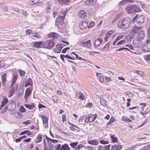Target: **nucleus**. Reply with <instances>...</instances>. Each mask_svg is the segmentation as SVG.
<instances>
[{
	"mask_svg": "<svg viewBox=\"0 0 150 150\" xmlns=\"http://www.w3.org/2000/svg\"><path fill=\"white\" fill-rule=\"evenodd\" d=\"M131 22V19L130 18H126L119 21L118 23L117 26L120 28L126 29L129 27Z\"/></svg>",
	"mask_w": 150,
	"mask_h": 150,
	"instance_id": "nucleus-1",
	"label": "nucleus"
},
{
	"mask_svg": "<svg viewBox=\"0 0 150 150\" xmlns=\"http://www.w3.org/2000/svg\"><path fill=\"white\" fill-rule=\"evenodd\" d=\"M145 34L143 32L140 31L138 33L137 37L133 41L134 42L137 44L136 47H138L139 46L138 44L145 37Z\"/></svg>",
	"mask_w": 150,
	"mask_h": 150,
	"instance_id": "nucleus-2",
	"label": "nucleus"
},
{
	"mask_svg": "<svg viewBox=\"0 0 150 150\" xmlns=\"http://www.w3.org/2000/svg\"><path fill=\"white\" fill-rule=\"evenodd\" d=\"M126 10L127 13H133L136 12H137L139 11V9L137 7L136 5L132 6H127Z\"/></svg>",
	"mask_w": 150,
	"mask_h": 150,
	"instance_id": "nucleus-3",
	"label": "nucleus"
},
{
	"mask_svg": "<svg viewBox=\"0 0 150 150\" xmlns=\"http://www.w3.org/2000/svg\"><path fill=\"white\" fill-rule=\"evenodd\" d=\"M54 44V42L52 40H48L45 42H43V48L51 49Z\"/></svg>",
	"mask_w": 150,
	"mask_h": 150,
	"instance_id": "nucleus-4",
	"label": "nucleus"
},
{
	"mask_svg": "<svg viewBox=\"0 0 150 150\" xmlns=\"http://www.w3.org/2000/svg\"><path fill=\"white\" fill-rule=\"evenodd\" d=\"M64 16H58L56 21L55 25H57V26H62L64 23Z\"/></svg>",
	"mask_w": 150,
	"mask_h": 150,
	"instance_id": "nucleus-5",
	"label": "nucleus"
},
{
	"mask_svg": "<svg viewBox=\"0 0 150 150\" xmlns=\"http://www.w3.org/2000/svg\"><path fill=\"white\" fill-rule=\"evenodd\" d=\"M79 45L81 46L87 48H89L91 46L90 40H88L86 41H81L79 42Z\"/></svg>",
	"mask_w": 150,
	"mask_h": 150,
	"instance_id": "nucleus-6",
	"label": "nucleus"
},
{
	"mask_svg": "<svg viewBox=\"0 0 150 150\" xmlns=\"http://www.w3.org/2000/svg\"><path fill=\"white\" fill-rule=\"evenodd\" d=\"M142 48L145 52L150 51V39L146 41L145 45L142 47Z\"/></svg>",
	"mask_w": 150,
	"mask_h": 150,
	"instance_id": "nucleus-7",
	"label": "nucleus"
},
{
	"mask_svg": "<svg viewBox=\"0 0 150 150\" xmlns=\"http://www.w3.org/2000/svg\"><path fill=\"white\" fill-rule=\"evenodd\" d=\"M43 41L34 42H33L32 46L37 48H43Z\"/></svg>",
	"mask_w": 150,
	"mask_h": 150,
	"instance_id": "nucleus-8",
	"label": "nucleus"
},
{
	"mask_svg": "<svg viewBox=\"0 0 150 150\" xmlns=\"http://www.w3.org/2000/svg\"><path fill=\"white\" fill-rule=\"evenodd\" d=\"M145 20V17L141 15L138 17L137 19V22L139 25L141 24L144 22Z\"/></svg>",
	"mask_w": 150,
	"mask_h": 150,
	"instance_id": "nucleus-9",
	"label": "nucleus"
},
{
	"mask_svg": "<svg viewBox=\"0 0 150 150\" xmlns=\"http://www.w3.org/2000/svg\"><path fill=\"white\" fill-rule=\"evenodd\" d=\"M32 92L30 88H27L25 91V93L24 96V98L25 99V101H27V98L29 96Z\"/></svg>",
	"mask_w": 150,
	"mask_h": 150,
	"instance_id": "nucleus-10",
	"label": "nucleus"
},
{
	"mask_svg": "<svg viewBox=\"0 0 150 150\" xmlns=\"http://www.w3.org/2000/svg\"><path fill=\"white\" fill-rule=\"evenodd\" d=\"M88 23V22L86 21H82L80 22L79 27L82 29H84L87 27Z\"/></svg>",
	"mask_w": 150,
	"mask_h": 150,
	"instance_id": "nucleus-11",
	"label": "nucleus"
},
{
	"mask_svg": "<svg viewBox=\"0 0 150 150\" xmlns=\"http://www.w3.org/2000/svg\"><path fill=\"white\" fill-rule=\"evenodd\" d=\"M41 116L42 120L43 123L45 124L44 126L45 127H47L48 126V118L46 117L43 116L42 115H41Z\"/></svg>",
	"mask_w": 150,
	"mask_h": 150,
	"instance_id": "nucleus-12",
	"label": "nucleus"
},
{
	"mask_svg": "<svg viewBox=\"0 0 150 150\" xmlns=\"http://www.w3.org/2000/svg\"><path fill=\"white\" fill-rule=\"evenodd\" d=\"M18 75L17 73H14L13 74L12 78V83L11 85V86H12V85L16 83V80L18 79Z\"/></svg>",
	"mask_w": 150,
	"mask_h": 150,
	"instance_id": "nucleus-13",
	"label": "nucleus"
},
{
	"mask_svg": "<svg viewBox=\"0 0 150 150\" xmlns=\"http://www.w3.org/2000/svg\"><path fill=\"white\" fill-rule=\"evenodd\" d=\"M142 27H139L138 28L136 25H134L133 28L132 30V33H135L139 32V29L141 28Z\"/></svg>",
	"mask_w": 150,
	"mask_h": 150,
	"instance_id": "nucleus-14",
	"label": "nucleus"
},
{
	"mask_svg": "<svg viewBox=\"0 0 150 150\" xmlns=\"http://www.w3.org/2000/svg\"><path fill=\"white\" fill-rule=\"evenodd\" d=\"M103 41L102 38H98L94 42V44L95 47L99 45Z\"/></svg>",
	"mask_w": 150,
	"mask_h": 150,
	"instance_id": "nucleus-15",
	"label": "nucleus"
},
{
	"mask_svg": "<svg viewBox=\"0 0 150 150\" xmlns=\"http://www.w3.org/2000/svg\"><path fill=\"white\" fill-rule=\"evenodd\" d=\"M86 13L84 10H80L79 13V14L80 17L81 18H85L86 16Z\"/></svg>",
	"mask_w": 150,
	"mask_h": 150,
	"instance_id": "nucleus-16",
	"label": "nucleus"
},
{
	"mask_svg": "<svg viewBox=\"0 0 150 150\" xmlns=\"http://www.w3.org/2000/svg\"><path fill=\"white\" fill-rule=\"evenodd\" d=\"M56 47V49L54 50V52L57 53H60L63 47L59 44H57Z\"/></svg>",
	"mask_w": 150,
	"mask_h": 150,
	"instance_id": "nucleus-17",
	"label": "nucleus"
},
{
	"mask_svg": "<svg viewBox=\"0 0 150 150\" xmlns=\"http://www.w3.org/2000/svg\"><path fill=\"white\" fill-rule=\"evenodd\" d=\"M132 0H123L120 1L118 4V6H120L123 5L125 3H129L130 2H134Z\"/></svg>",
	"mask_w": 150,
	"mask_h": 150,
	"instance_id": "nucleus-18",
	"label": "nucleus"
},
{
	"mask_svg": "<svg viewBox=\"0 0 150 150\" xmlns=\"http://www.w3.org/2000/svg\"><path fill=\"white\" fill-rule=\"evenodd\" d=\"M122 148L120 145H113L112 146L111 150H120Z\"/></svg>",
	"mask_w": 150,
	"mask_h": 150,
	"instance_id": "nucleus-19",
	"label": "nucleus"
},
{
	"mask_svg": "<svg viewBox=\"0 0 150 150\" xmlns=\"http://www.w3.org/2000/svg\"><path fill=\"white\" fill-rule=\"evenodd\" d=\"M6 73H5L1 76V81L2 82V85L4 86L5 85V81H6Z\"/></svg>",
	"mask_w": 150,
	"mask_h": 150,
	"instance_id": "nucleus-20",
	"label": "nucleus"
},
{
	"mask_svg": "<svg viewBox=\"0 0 150 150\" xmlns=\"http://www.w3.org/2000/svg\"><path fill=\"white\" fill-rule=\"evenodd\" d=\"M88 142L89 144L95 145H98L99 143V142L96 139H94L92 140H89L88 141Z\"/></svg>",
	"mask_w": 150,
	"mask_h": 150,
	"instance_id": "nucleus-21",
	"label": "nucleus"
},
{
	"mask_svg": "<svg viewBox=\"0 0 150 150\" xmlns=\"http://www.w3.org/2000/svg\"><path fill=\"white\" fill-rule=\"evenodd\" d=\"M96 0H86L85 2V4L87 5H91L95 3Z\"/></svg>",
	"mask_w": 150,
	"mask_h": 150,
	"instance_id": "nucleus-22",
	"label": "nucleus"
},
{
	"mask_svg": "<svg viewBox=\"0 0 150 150\" xmlns=\"http://www.w3.org/2000/svg\"><path fill=\"white\" fill-rule=\"evenodd\" d=\"M49 37L50 38H57L58 36L57 34L54 32L51 33L49 34Z\"/></svg>",
	"mask_w": 150,
	"mask_h": 150,
	"instance_id": "nucleus-23",
	"label": "nucleus"
},
{
	"mask_svg": "<svg viewBox=\"0 0 150 150\" xmlns=\"http://www.w3.org/2000/svg\"><path fill=\"white\" fill-rule=\"evenodd\" d=\"M58 3L60 4H67L70 2L69 0H58Z\"/></svg>",
	"mask_w": 150,
	"mask_h": 150,
	"instance_id": "nucleus-24",
	"label": "nucleus"
},
{
	"mask_svg": "<svg viewBox=\"0 0 150 150\" xmlns=\"http://www.w3.org/2000/svg\"><path fill=\"white\" fill-rule=\"evenodd\" d=\"M62 150H70V148L67 144H65L62 146Z\"/></svg>",
	"mask_w": 150,
	"mask_h": 150,
	"instance_id": "nucleus-25",
	"label": "nucleus"
},
{
	"mask_svg": "<svg viewBox=\"0 0 150 150\" xmlns=\"http://www.w3.org/2000/svg\"><path fill=\"white\" fill-rule=\"evenodd\" d=\"M24 106L26 108L30 110H33L35 108V105L34 104L31 105L25 104L24 105Z\"/></svg>",
	"mask_w": 150,
	"mask_h": 150,
	"instance_id": "nucleus-26",
	"label": "nucleus"
},
{
	"mask_svg": "<svg viewBox=\"0 0 150 150\" xmlns=\"http://www.w3.org/2000/svg\"><path fill=\"white\" fill-rule=\"evenodd\" d=\"M8 102V100L7 98L5 97L1 102V107H4V106Z\"/></svg>",
	"mask_w": 150,
	"mask_h": 150,
	"instance_id": "nucleus-27",
	"label": "nucleus"
},
{
	"mask_svg": "<svg viewBox=\"0 0 150 150\" xmlns=\"http://www.w3.org/2000/svg\"><path fill=\"white\" fill-rule=\"evenodd\" d=\"M37 140L35 141L36 143L40 142L42 140V137L40 134H38L36 138Z\"/></svg>",
	"mask_w": 150,
	"mask_h": 150,
	"instance_id": "nucleus-28",
	"label": "nucleus"
},
{
	"mask_svg": "<svg viewBox=\"0 0 150 150\" xmlns=\"http://www.w3.org/2000/svg\"><path fill=\"white\" fill-rule=\"evenodd\" d=\"M88 117L89 120V122H92L95 120V118L93 117V114H91L90 116Z\"/></svg>",
	"mask_w": 150,
	"mask_h": 150,
	"instance_id": "nucleus-29",
	"label": "nucleus"
},
{
	"mask_svg": "<svg viewBox=\"0 0 150 150\" xmlns=\"http://www.w3.org/2000/svg\"><path fill=\"white\" fill-rule=\"evenodd\" d=\"M32 34L33 35V36L34 37L38 38H40V36L38 32H34V33H32Z\"/></svg>",
	"mask_w": 150,
	"mask_h": 150,
	"instance_id": "nucleus-30",
	"label": "nucleus"
},
{
	"mask_svg": "<svg viewBox=\"0 0 150 150\" xmlns=\"http://www.w3.org/2000/svg\"><path fill=\"white\" fill-rule=\"evenodd\" d=\"M18 71L19 72V74L20 76H24L25 74V71L20 69H19L18 70Z\"/></svg>",
	"mask_w": 150,
	"mask_h": 150,
	"instance_id": "nucleus-31",
	"label": "nucleus"
},
{
	"mask_svg": "<svg viewBox=\"0 0 150 150\" xmlns=\"http://www.w3.org/2000/svg\"><path fill=\"white\" fill-rule=\"evenodd\" d=\"M100 103L101 105L104 106H105L106 105L105 100L103 98L100 99Z\"/></svg>",
	"mask_w": 150,
	"mask_h": 150,
	"instance_id": "nucleus-32",
	"label": "nucleus"
},
{
	"mask_svg": "<svg viewBox=\"0 0 150 150\" xmlns=\"http://www.w3.org/2000/svg\"><path fill=\"white\" fill-rule=\"evenodd\" d=\"M67 11L65 9H62L61 11V14L62 15H61L62 16H64V17L66 15L67 13Z\"/></svg>",
	"mask_w": 150,
	"mask_h": 150,
	"instance_id": "nucleus-33",
	"label": "nucleus"
},
{
	"mask_svg": "<svg viewBox=\"0 0 150 150\" xmlns=\"http://www.w3.org/2000/svg\"><path fill=\"white\" fill-rule=\"evenodd\" d=\"M110 138L113 142H117V137H114L113 135H111L110 136Z\"/></svg>",
	"mask_w": 150,
	"mask_h": 150,
	"instance_id": "nucleus-34",
	"label": "nucleus"
},
{
	"mask_svg": "<svg viewBox=\"0 0 150 150\" xmlns=\"http://www.w3.org/2000/svg\"><path fill=\"white\" fill-rule=\"evenodd\" d=\"M46 75L48 77H51L52 76V72L51 71L48 70L46 72Z\"/></svg>",
	"mask_w": 150,
	"mask_h": 150,
	"instance_id": "nucleus-35",
	"label": "nucleus"
},
{
	"mask_svg": "<svg viewBox=\"0 0 150 150\" xmlns=\"http://www.w3.org/2000/svg\"><path fill=\"white\" fill-rule=\"evenodd\" d=\"M55 149L56 150H62L61 145L58 144L55 146Z\"/></svg>",
	"mask_w": 150,
	"mask_h": 150,
	"instance_id": "nucleus-36",
	"label": "nucleus"
},
{
	"mask_svg": "<svg viewBox=\"0 0 150 150\" xmlns=\"http://www.w3.org/2000/svg\"><path fill=\"white\" fill-rule=\"evenodd\" d=\"M79 98L81 100H84L85 98V96L81 92H79Z\"/></svg>",
	"mask_w": 150,
	"mask_h": 150,
	"instance_id": "nucleus-37",
	"label": "nucleus"
},
{
	"mask_svg": "<svg viewBox=\"0 0 150 150\" xmlns=\"http://www.w3.org/2000/svg\"><path fill=\"white\" fill-rule=\"evenodd\" d=\"M58 130L60 132H61L62 133L64 134L65 135L67 136H69L70 135V134L66 132L63 131H62V129H61L60 128H59L58 129Z\"/></svg>",
	"mask_w": 150,
	"mask_h": 150,
	"instance_id": "nucleus-38",
	"label": "nucleus"
},
{
	"mask_svg": "<svg viewBox=\"0 0 150 150\" xmlns=\"http://www.w3.org/2000/svg\"><path fill=\"white\" fill-rule=\"evenodd\" d=\"M78 144V142H73L70 143L71 146L73 148H74Z\"/></svg>",
	"mask_w": 150,
	"mask_h": 150,
	"instance_id": "nucleus-39",
	"label": "nucleus"
},
{
	"mask_svg": "<svg viewBox=\"0 0 150 150\" xmlns=\"http://www.w3.org/2000/svg\"><path fill=\"white\" fill-rule=\"evenodd\" d=\"M83 146V144H79L77 147H76L75 148V150H79L80 148H82Z\"/></svg>",
	"mask_w": 150,
	"mask_h": 150,
	"instance_id": "nucleus-40",
	"label": "nucleus"
},
{
	"mask_svg": "<svg viewBox=\"0 0 150 150\" xmlns=\"http://www.w3.org/2000/svg\"><path fill=\"white\" fill-rule=\"evenodd\" d=\"M125 46L127 47H128L131 50H133V51H134H134L135 52V51L134 50V49L133 47L131 45L127 44Z\"/></svg>",
	"mask_w": 150,
	"mask_h": 150,
	"instance_id": "nucleus-41",
	"label": "nucleus"
},
{
	"mask_svg": "<svg viewBox=\"0 0 150 150\" xmlns=\"http://www.w3.org/2000/svg\"><path fill=\"white\" fill-rule=\"evenodd\" d=\"M99 81L101 82H103L104 81L103 76L102 75L100 76L99 77Z\"/></svg>",
	"mask_w": 150,
	"mask_h": 150,
	"instance_id": "nucleus-42",
	"label": "nucleus"
},
{
	"mask_svg": "<svg viewBox=\"0 0 150 150\" xmlns=\"http://www.w3.org/2000/svg\"><path fill=\"white\" fill-rule=\"evenodd\" d=\"M19 110L21 112H25V108L22 106H21Z\"/></svg>",
	"mask_w": 150,
	"mask_h": 150,
	"instance_id": "nucleus-43",
	"label": "nucleus"
},
{
	"mask_svg": "<svg viewBox=\"0 0 150 150\" xmlns=\"http://www.w3.org/2000/svg\"><path fill=\"white\" fill-rule=\"evenodd\" d=\"M146 59L148 63H149L150 62V54H148L146 57Z\"/></svg>",
	"mask_w": 150,
	"mask_h": 150,
	"instance_id": "nucleus-44",
	"label": "nucleus"
},
{
	"mask_svg": "<svg viewBox=\"0 0 150 150\" xmlns=\"http://www.w3.org/2000/svg\"><path fill=\"white\" fill-rule=\"evenodd\" d=\"M26 82L30 85H32L33 84L32 80L30 78H29L28 79L27 81Z\"/></svg>",
	"mask_w": 150,
	"mask_h": 150,
	"instance_id": "nucleus-45",
	"label": "nucleus"
},
{
	"mask_svg": "<svg viewBox=\"0 0 150 150\" xmlns=\"http://www.w3.org/2000/svg\"><path fill=\"white\" fill-rule=\"evenodd\" d=\"M15 91V89L14 88H12L10 91V96H11L13 95L14 94V92Z\"/></svg>",
	"mask_w": 150,
	"mask_h": 150,
	"instance_id": "nucleus-46",
	"label": "nucleus"
},
{
	"mask_svg": "<svg viewBox=\"0 0 150 150\" xmlns=\"http://www.w3.org/2000/svg\"><path fill=\"white\" fill-rule=\"evenodd\" d=\"M125 42V40L124 39L121 40L120 41H119L117 44V45H120Z\"/></svg>",
	"mask_w": 150,
	"mask_h": 150,
	"instance_id": "nucleus-47",
	"label": "nucleus"
},
{
	"mask_svg": "<svg viewBox=\"0 0 150 150\" xmlns=\"http://www.w3.org/2000/svg\"><path fill=\"white\" fill-rule=\"evenodd\" d=\"M100 143L103 144H106L108 143V142L107 141H104V140H101L100 141Z\"/></svg>",
	"mask_w": 150,
	"mask_h": 150,
	"instance_id": "nucleus-48",
	"label": "nucleus"
},
{
	"mask_svg": "<svg viewBox=\"0 0 150 150\" xmlns=\"http://www.w3.org/2000/svg\"><path fill=\"white\" fill-rule=\"evenodd\" d=\"M128 118L125 117V116H123L122 118V120L123 121H125V122H127L128 120Z\"/></svg>",
	"mask_w": 150,
	"mask_h": 150,
	"instance_id": "nucleus-49",
	"label": "nucleus"
},
{
	"mask_svg": "<svg viewBox=\"0 0 150 150\" xmlns=\"http://www.w3.org/2000/svg\"><path fill=\"white\" fill-rule=\"evenodd\" d=\"M110 146V145L105 146L103 147L104 150H109Z\"/></svg>",
	"mask_w": 150,
	"mask_h": 150,
	"instance_id": "nucleus-50",
	"label": "nucleus"
},
{
	"mask_svg": "<svg viewBox=\"0 0 150 150\" xmlns=\"http://www.w3.org/2000/svg\"><path fill=\"white\" fill-rule=\"evenodd\" d=\"M43 150H53V149L49 147H47L46 145L45 146H43Z\"/></svg>",
	"mask_w": 150,
	"mask_h": 150,
	"instance_id": "nucleus-51",
	"label": "nucleus"
},
{
	"mask_svg": "<svg viewBox=\"0 0 150 150\" xmlns=\"http://www.w3.org/2000/svg\"><path fill=\"white\" fill-rule=\"evenodd\" d=\"M7 106H6V107L4 108L3 110L1 111L0 112V113H4V112H6L7 111Z\"/></svg>",
	"mask_w": 150,
	"mask_h": 150,
	"instance_id": "nucleus-52",
	"label": "nucleus"
},
{
	"mask_svg": "<svg viewBox=\"0 0 150 150\" xmlns=\"http://www.w3.org/2000/svg\"><path fill=\"white\" fill-rule=\"evenodd\" d=\"M94 22H90L88 26V28H90L92 27L94 25Z\"/></svg>",
	"mask_w": 150,
	"mask_h": 150,
	"instance_id": "nucleus-53",
	"label": "nucleus"
},
{
	"mask_svg": "<svg viewBox=\"0 0 150 150\" xmlns=\"http://www.w3.org/2000/svg\"><path fill=\"white\" fill-rule=\"evenodd\" d=\"M70 49V48L69 47H66L62 50V53H65L69 49Z\"/></svg>",
	"mask_w": 150,
	"mask_h": 150,
	"instance_id": "nucleus-54",
	"label": "nucleus"
},
{
	"mask_svg": "<svg viewBox=\"0 0 150 150\" xmlns=\"http://www.w3.org/2000/svg\"><path fill=\"white\" fill-rule=\"evenodd\" d=\"M127 95L130 97H132L133 96V95L130 92L128 91L126 92Z\"/></svg>",
	"mask_w": 150,
	"mask_h": 150,
	"instance_id": "nucleus-55",
	"label": "nucleus"
},
{
	"mask_svg": "<svg viewBox=\"0 0 150 150\" xmlns=\"http://www.w3.org/2000/svg\"><path fill=\"white\" fill-rule=\"evenodd\" d=\"M64 57L65 58H68L69 59H73V60L74 59L73 58L71 57L68 54H66V55H64Z\"/></svg>",
	"mask_w": 150,
	"mask_h": 150,
	"instance_id": "nucleus-56",
	"label": "nucleus"
},
{
	"mask_svg": "<svg viewBox=\"0 0 150 150\" xmlns=\"http://www.w3.org/2000/svg\"><path fill=\"white\" fill-rule=\"evenodd\" d=\"M32 30H31L30 29L27 30L25 31L26 33L27 34H28V35L32 33Z\"/></svg>",
	"mask_w": 150,
	"mask_h": 150,
	"instance_id": "nucleus-57",
	"label": "nucleus"
},
{
	"mask_svg": "<svg viewBox=\"0 0 150 150\" xmlns=\"http://www.w3.org/2000/svg\"><path fill=\"white\" fill-rule=\"evenodd\" d=\"M92 104L91 103H87L86 105V107L90 108L92 106Z\"/></svg>",
	"mask_w": 150,
	"mask_h": 150,
	"instance_id": "nucleus-58",
	"label": "nucleus"
},
{
	"mask_svg": "<svg viewBox=\"0 0 150 150\" xmlns=\"http://www.w3.org/2000/svg\"><path fill=\"white\" fill-rule=\"evenodd\" d=\"M23 123L26 125H28L30 124H31V122L30 120H28L26 121L23 122Z\"/></svg>",
	"mask_w": 150,
	"mask_h": 150,
	"instance_id": "nucleus-59",
	"label": "nucleus"
},
{
	"mask_svg": "<svg viewBox=\"0 0 150 150\" xmlns=\"http://www.w3.org/2000/svg\"><path fill=\"white\" fill-rule=\"evenodd\" d=\"M142 150H149L148 145H147L144 146Z\"/></svg>",
	"mask_w": 150,
	"mask_h": 150,
	"instance_id": "nucleus-60",
	"label": "nucleus"
},
{
	"mask_svg": "<svg viewBox=\"0 0 150 150\" xmlns=\"http://www.w3.org/2000/svg\"><path fill=\"white\" fill-rule=\"evenodd\" d=\"M52 99L54 100V101H57L58 100V99L55 96H53L52 97Z\"/></svg>",
	"mask_w": 150,
	"mask_h": 150,
	"instance_id": "nucleus-61",
	"label": "nucleus"
},
{
	"mask_svg": "<svg viewBox=\"0 0 150 150\" xmlns=\"http://www.w3.org/2000/svg\"><path fill=\"white\" fill-rule=\"evenodd\" d=\"M86 148L88 150H93V147L92 146H87Z\"/></svg>",
	"mask_w": 150,
	"mask_h": 150,
	"instance_id": "nucleus-62",
	"label": "nucleus"
},
{
	"mask_svg": "<svg viewBox=\"0 0 150 150\" xmlns=\"http://www.w3.org/2000/svg\"><path fill=\"white\" fill-rule=\"evenodd\" d=\"M147 35L150 39V28H149L147 31Z\"/></svg>",
	"mask_w": 150,
	"mask_h": 150,
	"instance_id": "nucleus-63",
	"label": "nucleus"
},
{
	"mask_svg": "<svg viewBox=\"0 0 150 150\" xmlns=\"http://www.w3.org/2000/svg\"><path fill=\"white\" fill-rule=\"evenodd\" d=\"M98 150H104L103 147L102 146H99L98 147Z\"/></svg>",
	"mask_w": 150,
	"mask_h": 150,
	"instance_id": "nucleus-64",
	"label": "nucleus"
}]
</instances>
